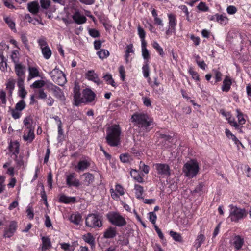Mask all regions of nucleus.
Returning <instances> with one entry per match:
<instances>
[{"instance_id": "56", "label": "nucleus", "mask_w": 251, "mask_h": 251, "mask_svg": "<svg viewBox=\"0 0 251 251\" xmlns=\"http://www.w3.org/2000/svg\"><path fill=\"white\" fill-rule=\"evenodd\" d=\"M40 4L42 8L47 9L50 6V2L49 0H41Z\"/></svg>"}, {"instance_id": "20", "label": "nucleus", "mask_w": 251, "mask_h": 251, "mask_svg": "<svg viewBox=\"0 0 251 251\" xmlns=\"http://www.w3.org/2000/svg\"><path fill=\"white\" fill-rule=\"evenodd\" d=\"M84 241L88 243L91 246V248L95 247V238L90 233H88L83 236Z\"/></svg>"}, {"instance_id": "7", "label": "nucleus", "mask_w": 251, "mask_h": 251, "mask_svg": "<svg viewBox=\"0 0 251 251\" xmlns=\"http://www.w3.org/2000/svg\"><path fill=\"white\" fill-rule=\"evenodd\" d=\"M47 88L49 91L51 92L54 96L61 101H64L65 97L62 90L58 86L50 83L47 85Z\"/></svg>"}, {"instance_id": "53", "label": "nucleus", "mask_w": 251, "mask_h": 251, "mask_svg": "<svg viewBox=\"0 0 251 251\" xmlns=\"http://www.w3.org/2000/svg\"><path fill=\"white\" fill-rule=\"evenodd\" d=\"M38 43L42 49L46 46H49L45 37L40 38L38 40Z\"/></svg>"}, {"instance_id": "48", "label": "nucleus", "mask_w": 251, "mask_h": 251, "mask_svg": "<svg viewBox=\"0 0 251 251\" xmlns=\"http://www.w3.org/2000/svg\"><path fill=\"white\" fill-rule=\"evenodd\" d=\"M204 187V185L202 183H200L199 184L195 187V189L191 191L192 194L195 193H199L200 195L201 194V193L202 192Z\"/></svg>"}, {"instance_id": "31", "label": "nucleus", "mask_w": 251, "mask_h": 251, "mask_svg": "<svg viewBox=\"0 0 251 251\" xmlns=\"http://www.w3.org/2000/svg\"><path fill=\"white\" fill-rule=\"evenodd\" d=\"M82 217L80 214H72L70 218V221L75 225H78L81 221Z\"/></svg>"}, {"instance_id": "43", "label": "nucleus", "mask_w": 251, "mask_h": 251, "mask_svg": "<svg viewBox=\"0 0 251 251\" xmlns=\"http://www.w3.org/2000/svg\"><path fill=\"white\" fill-rule=\"evenodd\" d=\"M236 111L237 112V117L238 118V123L239 125H243L245 124L246 121L243 117V113L241 112L240 110L239 109H237L236 110Z\"/></svg>"}, {"instance_id": "50", "label": "nucleus", "mask_w": 251, "mask_h": 251, "mask_svg": "<svg viewBox=\"0 0 251 251\" xmlns=\"http://www.w3.org/2000/svg\"><path fill=\"white\" fill-rule=\"evenodd\" d=\"M228 20L226 17L223 16L222 15H219L216 14V21L221 24H226V21Z\"/></svg>"}, {"instance_id": "28", "label": "nucleus", "mask_w": 251, "mask_h": 251, "mask_svg": "<svg viewBox=\"0 0 251 251\" xmlns=\"http://www.w3.org/2000/svg\"><path fill=\"white\" fill-rule=\"evenodd\" d=\"M136 197L137 199H143L142 195L144 192L143 187L140 185L135 184L134 185Z\"/></svg>"}, {"instance_id": "44", "label": "nucleus", "mask_w": 251, "mask_h": 251, "mask_svg": "<svg viewBox=\"0 0 251 251\" xmlns=\"http://www.w3.org/2000/svg\"><path fill=\"white\" fill-rule=\"evenodd\" d=\"M29 76L32 78H34L39 75L38 70L35 67L29 68Z\"/></svg>"}, {"instance_id": "12", "label": "nucleus", "mask_w": 251, "mask_h": 251, "mask_svg": "<svg viewBox=\"0 0 251 251\" xmlns=\"http://www.w3.org/2000/svg\"><path fill=\"white\" fill-rule=\"evenodd\" d=\"M66 184L70 187L72 186L78 187L80 185L79 180L75 178L74 174H71L67 176Z\"/></svg>"}, {"instance_id": "16", "label": "nucleus", "mask_w": 251, "mask_h": 251, "mask_svg": "<svg viewBox=\"0 0 251 251\" xmlns=\"http://www.w3.org/2000/svg\"><path fill=\"white\" fill-rule=\"evenodd\" d=\"M83 97L86 102H91L94 100L96 95L90 89H86L83 90Z\"/></svg>"}, {"instance_id": "1", "label": "nucleus", "mask_w": 251, "mask_h": 251, "mask_svg": "<svg viewBox=\"0 0 251 251\" xmlns=\"http://www.w3.org/2000/svg\"><path fill=\"white\" fill-rule=\"evenodd\" d=\"M121 128L119 125H114L108 127L106 130V142L112 147L119 145L120 140Z\"/></svg>"}, {"instance_id": "64", "label": "nucleus", "mask_w": 251, "mask_h": 251, "mask_svg": "<svg viewBox=\"0 0 251 251\" xmlns=\"http://www.w3.org/2000/svg\"><path fill=\"white\" fill-rule=\"evenodd\" d=\"M120 160L124 163H126L129 161V155L128 154H122L120 156Z\"/></svg>"}, {"instance_id": "54", "label": "nucleus", "mask_w": 251, "mask_h": 251, "mask_svg": "<svg viewBox=\"0 0 251 251\" xmlns=\"http://www.w3.org/2000/svg\"><path fill=\"white\" fill-rule=\"evenodd\" d=\"M213 72L214 73L215 80L216 82H219L222 80V73L217 70H213Z\"/></svg>"}, {"instance_id": "8", "label": "nucleus", "mask_w": 251, "mask_h": 251, "mask_svg": "<svg viewBox=\"0 0 251 251\" xmlns=\"http://www.w3.org/2000/svg\"><path fill=\"white\" fill-rule=\"evenodd\" d=\"M154 166L158 175L164 176H169L170 175V169L168 165L157 163Z\"/></svg>"}, {"instance_id": "26", "label": "nucleus", "mask_w": 251, "mask_h": 251, "mask_svg": "<svg viewBox=\"0 0 251 251\" xmlns=\"http://www.w3.org/2000/svg\"><path fill=\"white\" fill-rule=\"evenodd\" d=\"M80 86L78 83H75L74 87V98L75 101H78L80 98Z\"/></svg>"}, {"instance_id": "45", "label": "nucleus", "mask_w": 251, "mask_h": 251, "mask_svg": "<svg viewBox=\"0 0 251 251\" xmlns=\"http://www.w3.org/2000/svg\"><path fill=\"white\" fill-rule=\"evenodd\" d=\"M138 32L139 37L141 40V44L147 43L145 40L146 33L143 28L140 26L138 27Z\"/></svg>"}, {"instance_id": "39", "label": "nucleus", "mask_w": 251, "mask_h": 251, "mask_svg": "<svg viewBox=\"0 0 251 251\" xmlns=\"http://www.w3.org/2000/svg\"><path fill=\"white\" fill-rule=\"evenodd\" d=\"M99 58L100 59H104L109 55V51L105 49H101L97 53Z\"/></svg>"}, {"instance_id": "51", "label": "nucleus", "mask_w": 251, "mask_h": 251, "mask_svg": "<svg viewBox=\"0 0 251 251\" xmlns=\"http://www.w3.org/2000/svg\"><path fill=\"white\" fill-rule=\"evenodd\" d=\"M15 87V81L14 80H9L6 84V88L9 90V92L11 95L12 91Z\"/></svg>"}, {"instance_id": "61", "label": "nucleus", "mask_w": 251, "mask_h": 251, "mask_svg": "<svg viewBox=\"0 0 251 251\" xmlns=\"http://www.w3.org/2000/svg\"><path fill=\"white\" fill-rule=\"evenodd\" d=\"M10 110L12 116L14 119H17L20 117L21 113L18 111L15 110V109H11Z\"/></svg>"}, {"instance_id": "46", "label": "nucleus", "mask_w": 251, "mask_h": 251, "mask_svg": "<svg viewBox=\"0 0 251 251\" xmlns=\"http://www.w3.org/2000/svg\"><path fill=\"white\" fill-rule=\"evenodd\" d=\"M25 101L22 100L16 103L15 109L17 111H21L25 107Z\"/></svg>"}, {"instance_id": "2", "label": "nucleus", "mask_w": 251, "mask_h": 251, "mask_svg": "<svg viewBox=\"0 0 251 251\" xmlns=\"http://www.w3.org/2000/svg\"><path fill=\"white\" fill-rule=\"evenodd\" d=\"M229 207V218L232 222H238L248 215V212L245 208H240L233 204L230 205Z\"/></svg>"}, {"instance_id": "62", "label": "nucleus", "mask_w": 251, "mask_h": 251, "mask_svg": "<svg viewBox=\"0 0 251 251\" xmlns=\"http://www.w3.org/2000/svg\"><path fill=\"white\" fill-rule=\"evenodd\" d=\"M47 95L43 89H40L38 91L37 98L39 99H45L47 98Z\"/></svg>"}, {"instance_id": "18", "label": "nucleus", "mask_w": 251, "mask_h": 251, "mask_svg": "<svg viewBox=\"0 0 251 251\" xmlns=\"http://www.w3.org/2000/svg\"><path fill=\"white\" fill-rule=\"evenodd\" d=\"M86 77L89 80L94 81L98 85H99L101 83L98 75L94 73V71H88L86 74Z\"/></svg>"}, {"instance_id": "59", "label": "nucleus", "mask_w": 251, "mask_h": 251, "mask_svg": "<svg viewBox=\"0 0 251 251\" xmlns=\"http://www.w3.org/2000/svg\"><path fill=\"white\" fill-rule=\"evenodd\" d=\"M149 214L150 215V217H149L150 221L151 222V223L152 224L154 225L155 224L156 220L157 219V216H156V214L154 212H150L149 213Z\"/></svg>"}, {"instance_id": "25", "label": "nucleus", "mask_w": 251, "mask_h": 251, "mask_svg": "<svg viewBox=\"0 0 251 251\" xmlns=\"http://www.w3.org/2000/svg\"><path fill=\"white\" fill-rule=\"evenodd\" d=\"M83 176L85 177L84 182L85 184L87 186H89L94 181V176L92 174L90 173H84Z\"/></svg>"}, {"instance_id": "13", "label": "nucleus", "mask_w": 251, "mask_h": 251, "mask_svg": "<svg viewBox=\"0 0 251 251\" xmlns=\"http://www.w3.org/2000/svg\"><path fill=\"white\" fill-rule=\"evenodd\" d=\"M27 9L32 14L36 15L40 10V6L38 1H33L27 4Z\"/></svg>"}, {"instance_id": "36", "label": "nucleus", "mask_w": 251, "mask_h": 251, "mask_svg": "<svg viewBox=\"0 0 251 251\" xmlns=\"http://www.w3.org/2000/svg\"><path fill=\"white\" fill-rule=\"evenodd\" d=\"M103 78L108 84H110L113 87L116 86V83L110 74H107L103 76Z\"/></svg>"}, {"instance_id": "34", "label": "nucleus", "mask_w": 251, "mask_h": 251, "mask_svg": "<svg viewBox=\"0 0 251 251\" xmlns=\"http://www.w3.org/2000/svg\"><path fill=\"white\" fill-rule=\"evenodd\" d=\"M42 53L44 57L46 59H49L51 55V51L49 46H46L41 49Z\"/></svg>"}, {"instance_id": "3", "label": "nucleus", "mask_w": 251, "mask_h": 251, "mask_svg": "<svg viewBox=\"0 0 251 251\" xmlns=\"http://www.w3.org/2000/svg\"><path fill=\"white\" fill-rule=\"evenodd\" d=\"M182 170L186 177L193 178L196 176L199 172L198 163L195 160H191L184 165Z\"/></svg>"}, {"instance_id": "49", "label": "nucleus", "mask_w": 251, "mask_h": 251, "mask_svg": "<svg viewBox=\"0 0 251 251\" xmlns=\"http://www.w3.org/2000/svg\"><path fill=\"white\" fill-rule=\"evenodd\" d=\"M188 72L194 79L200 81V76L198 73L197 72L194 71L192 67L189 68Z\"/></svg>"}, {"instance_id": "15", "label": "nucleus", "mask_w": 251, "mask_h": 251, "mask_svg": "<svg viewBox=\"0 0 251 251\" xmlns=\"http://www.w3.org/2000/svg\"><path fill=\"white\" fill-rule=\"evenodd\" d=\"M232 84V81L231 78L229 76L226 75L223 82V85L221 88L222 90L225 92H228Z\"/></svg>"}, {"instance_id": "58", "label": "nucleus", "mask_w": 251, "mask_h": 251, "mask_svg": "<svg viewBox=\"0 0 251 251\" xmlns=\"http://www.w3.org/2000/svg\"><path fill=\"white\" fill-rule=\"evenodd\" d=\"M90 35L93 37H99L100 36L99 32L95 29H90L89 30Z\"/></svg>"}, {"instance_id": "17", "label": "nucleus", "mask_w": 251, "mask_h": 251, "mask_svg": "<svg viewBox=\"0 0 251 251\" xmlns=\"http://www.w3.org/2000/svg\"><path fill=\"white\" fill-rule=\"evenodd\" d=\"M25 66L22 65L21 64L15 65V71L18 77H25Z\"/></svg>"}, {"instance_id": "40", "label": "nucleus", "mask_w": 251, "mask_h": 251, "mask_svg": "<svg viewBox=\"0 0 251 251\" xmlns=\"http://www.w3.org/2000/svg\"><path fill=\"white\" fill-rule=\"evenodd\" d=\"M205 240V237L203 234H200L198 236L196 241L195 246L197 249L200 248L201 244Z\"/></svg>"}, {"instance_id": "55", "label": "nucleus", "mask_w": 251, "mask_h": 251, "mask_svg": "<svg viewBox=\"0 0 251 251\" xmlns=\"http://www.w3.org/2000/svg\"><path fill=\"white\" fill-rule=\"evenodd\" d=\"M140 169H141L145 174H148L149 172L150 167L149 166L145 165L142 161L140 162Z\"/></svg>"}, {"instance_id": "27", "label": "nucleus", "mask_w": 251, "mask_h": 251, "mask_svg": "<svg viewBox=\"0 0 251 251\" xmlns=\"http://www.w3.org/2000/svg\"><path fill=\"white\" fill-rule=\"evenodd\" d=\"M29 129L27 135H24L23 138L25 141H29L31 142L35 138V135L34 133V130L32 129L30 127H27Z\"/></svg>"}, {"instance_id": "37", "label": "nucleus", "mask_w": 251, "mask_h": 251, "mask_svg": "<svg viewBox=\"0 0 251 251\" xmlns=\"http://www.w3.org/2000/svg\"><path fill=\"white\" fill-rule=\"evenodd\" d=\"M169 234L176 241L179 242H182V237L180 234L173 231H170Z\"/></svg>"}, {"instance_id": "6", "label": "nucleus", "mask_w": 251, "mask_h": 251, "mask_svg": "<svg viewBox=\"0 0 251 251\" xmlns=\"http://www.w3.org/2000/svg\"><path fill=\"white\" fill-rule=\"evenodd\" d=\"M86 226L92 227H100L102 226L101 216L99 214H89L85 220Z\"/></svg>"}, {"instance_id": "38", "label": "nucleus", "mask_w": 251, "mask_h": 251, "mask_svg": "<svg viewBox=\"0 0 251 251\" xmlns=\"http://www.w3.org/2000/svg\"><path fill=\"white\" fill-rule=\"evenodd\" d=\"M0 69L2 71H5L7 69V63L5 61L2 53L0 54Z\"/></svg>"}, {"instance_id": "14", "label": "nucleus", "mask_w": 251, "mask_h": 251, "mask_svg": "<svg viewBox=\"0 0 251 251\" xmlns=\"http://www.w3.org/2000/svg\"><path fill=\"white\" fill-rule=\"evenodd\" d=\"M244 243V239L239 235H236L233 238L232 245L236 250H240Z\"/></svg>"}, {"instance_id": "10", "label": "nucleus", "mask_w": 251, "mask_h": 251, "mask_svg": "<svg viewBox=\"0 0 251 251\" xmlns=\"http://www.w3.org/2000/svg\"><path fill=\"white\" fill-rule=\"evenodd\" d=\"M117 234L116 228L115 227L109 226L103 232V238L105 239L114 238Z\"/></svg>"}, {"instance_id": "22", "label": "nucleus", "mask_w": 251, "mask_h": 251, "mask_svg": "<svg viewBox=\"0 0 251 251\" xmlns=\"http://www.w3.org/2000/svg\"><path fill=\"white\" fill-rule=\"evenodd\" d=\"M42 241V250L43 251L49 249L51 247V243L49 237L43 236L41 238Z\"/></svg>"}, {"instance_id": "9", "label": "nucleus", "mask_w": 251, "mask_h": 251, "mask_svg": "<svg viewBox=\"0 0 251 251\" xmlns=\"http://www.w3.org/2000/svg\"><path fill=\"white\" fill-rule=\"evenodd\" d=\"M17 227V223L14 221H11L8 228H6L4 231L3 237L4 238L12 237L16 231Z\"/></svg>"}, {"instance_id": "11", "label": "nucleus", "mask_w": 251, "mask_h": 251, "mask_svg": "<svg viewBox=\"0 0 251 251\" xmlns=\"http://www.w3.org/2000/svg\"><path fill=\"white\" fill-rule=\"evenodd\" d=\"M72 18L75 22L77 24L80 25L86 23L87 18L83 15H81L80 12L77 10L72 16Z\"/></svg>"}, {"instance_id": "52", "label": "nucleus", "mask_w": 251, "mask_h": 251, "mask_svg": "<svg viewBox=\"0 0 251 251\" xmlns=\"http://www.w3.org/2000/svg\"><path fill=\"white\" fill-rule=\"evenodd\" d=\"M62 74H63V73L61 71L59 70L58 69L55 68L52 71L50 72V76L52 78V76L56 77L57 76H60V75H62Z\"/></svg>"}, {"instance_id": "63", "label": "nucleus", "mask_w": 251, "mask_h": 251, "mask_svg": "<svg viewBox=\"0 0 251 251\" xmlns=\"http://www.w3.org/2000/svg\"><path fill=\"white\" fill-rule=\"evenodd\" d=\"M115 190L120 195L122 196L124 195L125 192L124 191V189L122 186L120 184H117L115 186Z\"/></svg>"}, {"instance_id": "32", "label": "nucleus", "mask_w": 251, "mask_h": 251, "mask_svg": "<svg viewBox=\"0 0 251 251\" xmlns=\"http://www.w3.org/2000/svg\"><path fill=\"white\" fill-rule=\"evenodd\" d=\"M90 166L89 162L86 160L80 161L77 165L78 169L80 171H84Z\"/></svg>"}, {"instance_id": "42", "label": "nucleus", "mask_w": 251, "mask_h": 251, "mask_svg": "<svg viewBox=\"0 0 251 251\" xmlns=\"http://www.w3.org/2000/svg\"><path fill=\"white\" fill-rule=\"evenodd\" d=\"M45 85V82L42 80L35 81L30 87L32 88H41Z\"/></svg>"}, {"instance_id": "60", "label": "nucleus", "mask_w": 251, "mask_h": 251, "mask_svg": "<svg viewBox=\"0 0 251 251\" xmlns=\"http://www.w3.org/2000/svg\"><path fill=\"white\" fill-rule=\"evenodd\" d=\"M198 8L202 11H207L208 7L206 5L205 3L203 2H201L198 5Z\"/></svg>"}, {"instance_id": "24", "label": "nucleus", "mask_w": 251, "mask_h": 251, "mask_svg": "<svg viewBox=\"0 0 251 251\" xmlns=\"http://www.w3.org/2000/svg\"><path fill=\"white\" fill-rule=\"evenodd\" d=\"M53 81L60 86H63L66 82V79L64 74H62L60 76H57L56 77L52 76Z\"/></svg>"}, {"instance_id": "30", "label": "nucleus", "mask_w": 251, "mask_h": 251, "mask_svg": "<svg viewBox=\"0 0 251 251\" xmlns=\"http://www.w3.org/2000/svg\"><path fill=\"white\" fill-rule=\"evenodd\" d=\"M5 22L8 25L9 27L14 32L16 31L15 23L14 21L9 17H4Z\"/></svg>"}, {"instance_id": "5", "label": "nucleus", "mask_w": 251, "mask_h": 251, "mask_svg": "<svg viewBox=\"0 0 251 251\" xmlns=\"http://www.w3.org/2000/svg\"><path fill=\"white\" fill-rule=\"evenodd\" d=\"M132 121L135 123L139 127L147 129L151 125V121L149 120L147 114L135 113L131 118Z\"/></svg>"}, {"instance_id": "19", "label": "nucleus", "mask_w": 251, "mask_h": 251, "mask_svg": "<svg viewBox=\"0 0 251 251\" xmlns=\"http://www.w3.org/2000/svg\"><path fill=\"white\" fill-rule=\"evenodd\" d=\"M147 43L141 44L142 55L144 59V62H149L150 54L146 48Z\"/></svg>"}, {"instance_id": "21", "label": "nucleus", "mask_w": 251, "mask_h": 251, "mask_svg": "<svg viewBox=\"0 0 251 251\" xmlns=\"http://www.w3.org/2000/svg\"><path fill=\"white\" fill-rule=\"evenodd\" d=\"M130 175L131 177L139 183H143L144 179L141 176L139 172L135 169H132L130 171Z\"/></svg>"}, {"instance_id": "4", "label": "nucleus", "mask_w": 251, "mask_h": 251, "mask_svg": "<svg viewBox=\"0 0 251 251\" xmlns=\"http://www.w3.org/2000/svg\"><path fill=\"white\" fill-rule=\"evenodd\" d=\"M106 217L110 223L116 226H124L127 224L125 218L116 212H109L106 214Z\"/></svg>"}, {"instance_id": "57", "label": "nucleus", "mask_w": 251, "mask_h": 251, "mask_svg": "<svg viewBox=\"0 0 251 251\" xmlns=\"http://www.w3.org/2000/svg\"><path fill=\"white\" fill-rule=\"evenodd\" d=\"M15 161L16 162L17 166L18 167H20L24 165V161L23 160V157L19 156H15Z\"/></svg>"}, {"instance_id": "33", "label": "nucleus", "mask_w": 251, "mask_h": 251, "mask_svg": "<svg viewBox=\"0 0 251 251\" xmlns=\"http://www.w3.org/2000/svg\"><path fill=\"white\" fill-rule=\"evenodd\" d=\"M142 72L144 77L149 78V79H150L149 77V62H144V64L142 67Z\"/></svg>"}, {"instance_id": "23", "label": "nucleus", "mask_w": 251, "mask_h": 251, "mask_svg": "<svg viewBox=\"0 0 251 251\" xmlns=\"http://www.w3.org/2000/svg\"><path fill=\"white\" fill-rule=\"evenodd\" d=\"M75 201L76 198L75 197H67L64 194L61 195L59 198V202L64 203L75 202Z\"/></svg>"}, {"instance_id": "41", "label": "nucleus", "mask_w": 251, "mask_h": 251, "mask_svg": "<svg viewBox=\"0 0 251 251\" xmlns=\"http://www.w3.org/2000/svg\"><path fill=\"white\" fill-rule=\"evenodd\" d=\"M152 47L156 50L158 52L160 56L163 57L164 55V52L163 51L162 48L161 46H160V45L157 42L154 41L153 42Z\"/></svg>"}, {"instance_id": "35", "label": "nucleus", "mask_w": 251, "mask_h": 251, "mask_svg": "<svg viewBox=\"0 0 251 251\" xmlns=\"http://www.w3.org/2000/svg\"><path fill=\"white\" fill-rule=\"evenodd\" d=\"M169 18V27L173 28H176V18L174 15L170 14L168 15Z\"/></svg>"}, {"instance_id": "29", "label": "nucleus", "mask_w": 251, "mask_h": 251, "mask_svg": "<svg viewBox=\"0 0 251 251\" xmlns=\"http://www.w3.org/2000/svg\"><path fill=\"white\" fill-rule=\"evenodd\" d=\"M9 150L12 152V154L17 156L19 153V144L18 142L11 144L9 145Z\"/></svg>"}, {"instance_id": "47", "label": "nucleus", "mask_w": 251, "mask_h": 251, "mask_svg": "<svg viewBox=\"0 0 251 251\" xmlns=\"http://www.w3.org/2000/svg\"><path fill=\"white\" fill-rule=\"evenodd\" d=\"M11 58L13 62L14 63L15 65L19 64V57H18V51L17 50H14L12 51L11 55Z\"/></svg>"}]
</instances>
